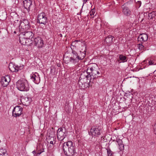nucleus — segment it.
Returning <instances> with one entry per match:
<instances>
[{
    "label": "nucleus",
    "instance_id": "cd10ccee",
    "mask_svg": "<svg viewBox=\"0 0 156 156\" xmlns=\"http://www.w3.org/2000/svg\"><path fill=\"white\" fill-rule=\"evenodd\" d=\"M108 156H113V152L110 149H107Z\"/></svg>",
    "mask_w": 156,
    "mask_h": 156
},
{
    "label": "nucleus",
    "instance_id": "dca6fc26",
    "mask_svg": "<svg viewBox=\"0 0 156 156\" xmlns=\"http://www.w3.org/2000/svg\"><path fill=\"white\" fill-rule=\"evenodd\" d=\"M21 101L24 105L28 106L30 103L31 99L30 98L28 97H23L21 98Z\"/></svg>",
    "mask_w": 156,
    "mask_h": 156
},
{
    "label": "nucleus",
    "instance_id": "bb28decb",
    "mask_svg": "<svg viewBox=\"0 0 156 156\" xmlns=\"http://www.w3.org/2000/svg\"><path fill=\"white\" fill-rule=\"evenodd\" d=\"M155 12H153L148 14V19H152L155 17Z\"/></svg>",
    "mask_w": 156,
    "mask_h": 156
},
{
    "label": "nucleus",
    "instance_id": "79ce46f5",
    "mask_svg": "<svg viewBox=\"0 0 156 156\" xmlns=\"http://www.w3.org/2000/svg\"><path fill=\"white\" fill-rule=\"evenodd\" d=\"M154 133L156 135V131H154Z\"/></svg>",
    "mask_w": 156,
    "mask_h": 156
},
{
    "label": "nucleus",
    "instance_id": "a18cd8bd",
    "mask_svg": "<svg viewBox=\"0 0 156 156\" xmlns=\"http://www.w3.org/2000/svg\"><path fill=\"white\" fill-rule=\"evenodd\" d=\"M103 136H102V137H101V139H102V138H103Z\"/></svg>",
    "mask_w": 156,
    "mask_h": 156
},
{
    "label": "nucleus",
    "instance_id": "f257e3e1",
    "mask_svg": "<svg viewBox=\"0 0 156 156\" xmlns=\"http://www.w3.org/2000/svg\"><path fill=\"white\" fill-rule=\"evenodd\" d=\"M98 67L96 64L90 65L87 67L86 71L83 72L80 75L78 83L80 85L84 84L91 82V79L97 78L100 74L98 70Z\"/></svg>",
    "mask_w": 156,
    "mask_h": 156
},
{
    "label": "nucleus",
    "instance_id": "f03ea898",
    "mask_svg": "<svg viewBox=\"0 0 156 156\" xmlns=\"http://www.w3.org/2000/svg\"><path fill=\"white\" fill-rule=\"evenodd\" d=\"M17 89L21 91H27L29 90V87L28 81L24 79L19 80L16 83Z\"/></svg>",
    "mask_w": 156,
    "mask_h": 156
},
{
    "label": "nucleus",
    "instance_id": "f3484780",
    "mask_svg": "<svg viewBox=\"0 0 156 156\" xmlns=\"http://www.w3.org/2000/svg\"><path fill=\"white\" fill-rule=\"evenodd\" d=\"M122 12L126 16H129L130 15L131 11L129 8L126 6L125 3L122 6Z\"/></svg>",
    "mask_w": 156,
    "mask_h": 156
},
{
    "label": "nucleus",
    "instance_id": "473e14b6",
    "mask_svg": "<svg viewBox=\"0 0 156 156\" xmlns=\"http://www.w3.org/2000/svg\"><path fill=\"white\" fill-rule=\"evenodd\" d=\"M150 109V110H151L152 109V107L151 106H150V105H149L148 107V109H147L148 110V111H149V109Z\"/></svg>",
    "mask_w": 156,
    "mask_h": 156
},
{
    "label": "nucleus",
    "instance_id": "f704fd0d",
    "mask_svg": "<svg viewBox=\"0 0 156 156\" xmlns=\"http://www.w3.org/2000/svg\"><path fill=\"white\" fill-rule=\"evenodd\" d=\"M41 153L44 152V148H43L39 151Z\"/></svg>",
    "mask_w": 156,
    "mask_h": 156
},
{
    "label": "nucleus",
    "instance_id": "9b49d317",
    "mask_svg": "<svg viewBox=\"0 0 156 156\" xmlns=\"http://www.w3.org/2000/svg\"><path fill=\"white\" fill-rule=\"evenodd\" d=\"M10 81V76L9 75H6L2 77L0 84L3 87H6L9 84Z\"/></svg>",
    "mask_w": 156,
    "mask_h": 156
},
{
    "label": "nucleus",
    "instance_id": "e433bc0d",
    "mask_svg": "<svg viewBox=\"0 0 156 156\" xmlns=\"http://www.w3.org/2000/svg\"><path fill=\"white\" fill-rule=\"evenodd\" d=\"M53 70L55 71V69H51V72H50L51 73H52Z\"/></svg>",
    "mask_w": 156,
    "mask_h": 156
},
{
    "label": "nucleus",
    "instance_id": "7c9ffc66",
    "mask_svg": "<svg viewBox=\"0 0 156 156\" xmlns=\"http://www.w3.org/2000/svg\"><path fill=\"white\" fill-rule=\"evenodd\" d=\"M80 40H75L74 41H73L72 44L71 45L72 46H73V47L75 46V47H76V44L78 42H80Z\"/></svg>",
    "mask_w": 156,
    "mask_h": 156
},
{
    "label": "nucleus",
    "instance_id": "7ed1b4c3",
    "mask_svg": "<svg viewBox=\"0 0 156 156\" xmlns=\"http://www.w3.org/2000/svg\"><path fill=\"white\" fill-rule=\"evenodd\" d=\"M66 130L65 128H59L57 131V138L59 141H62L66 136Z\"/></svg>",
    "mask_w": 156,
    "mask_h": 156
},
{
    "label": "nucleus",
    "instance_id": "58836bf2",
    "mask_svg": "<svg viewBox=\"0 0 156 156\" xmlns=\"http://www.w3.org/2000/svg\"><path fill=\"white\" fill-rule=\"evenodd\" d=\"M32 153L34 155H35L36 154V151L35 150H34L32 151Z\"/></svg>",
    "mask_w": 156,
    "mask_h": 156
},
{
    "label": "nucleus",
    "instance_id": "0eeeda50",
    "mask_svg": "<svg viewBox=\"0 0 156 156\" xmlns=\"http://www.w3.org/2000/svg\"><path fill=\"white\" fill-rule=\"evenodd\" d=\"M32 1L31 0H25L23 1V6L28 12L33 10L34 5L32 4Z\"/></svg>",
    "mask_w": 156,
    "mask_h": 156
},
{
    "label": "nucleus",
    "instance_id": "20e7f679",
    "mask_svg": "<svg viewBox=\"0 0 156 156\" xmlns=\"http://www.w3.org/2000/svg\"><path fill=\"white\" fill-rule=\"evenodd\" d=\"M30 27L28 20L25 19L21 21L19 26V28L20 31L27 30Z\"/></svg>",
    "mask_w": 156,
    "mask_h": 156
},
{
    "label": "nucleus",
    "instance_id": "aec40b11",
    "mask_svg": "<svg viewBox=\"0 0 156 156\" xmlns=\"http://www.w3.org/2000/svg\"><path fill=\"white\" fill-rule=\"evenodd\" d=\"M19 38V41L20 43L23 45H25L26 44H28V42L29 40L28 39H26L23 35H20Z\"/></svg>",
    "mask_w": 156,
    "mask_h": 156
},
{
    "label": "nucleus",
    "instance_id": "412c9836",
    "mask_svg": "<svg viewBox=\"0 0 156 156\" xmlns=\"http://www.w3.org/2000/svg\"><path fill=\"white\" fill-rule=\"evenodd\" d=\"M86 49L83 51H80L79 53H78V56L80 60H82L85 57L86 54Z\"/></svg>",
    "mask_w": 156,
    "mask_h": 156
},
{
    "label": "nucleus",
    "instance_id": "1a4fd4ad",
    "mask_svg": "<svg viewBox=\"0 0 156 156\" xmlns=\"http://www.w3.org/2000/svg\"><path fill=\"white\" fill-rule=\"evenodd\" d=\"M23 108L20 106L14 108L12 111V115L15 117H19L22 114Z\"/></svg>",
    "mask_w": 156,
    "mask_h": 156
},
{
    "label": "nucleus",
    "instance_id": "4468645a",
    "mask_svg": "<svg viewBox=\"0 0 156 156\" xmlns=\"http://www.w3.org/2000/svg\"><path fill=\"white\" fill-rule=\"evenodd\" d=\"M69 141L64 142L62 146V149L64 153L66 156H69Z\"/></svg>",
    "mask_w": 156,
    "mask_h": 156
},
{
    "label": "nucleus",
    "instance_id": "c03bdc74",
    "mask_svg": "<svg viewBox=\"0 0 156 156\" xmlns=\"http://www.w3.org/2000/svg\"><path fill=\"white\" fill-rule=\"evenodd\" d=\"M14 33H16V31H14Z\"/></svg>",
    "mask_w": 156,
    "mask_h": 156
},
{
    "label": "nucleus",
    "instance_id": "b1692460",
    "mask_svg": "<svg viewBox=\"0 0 156 156\" xmlns=\"http://www.w3.org/2000/svg\"><path fill=\"white\" fill-rule=\"evenodd\" d=\"M63 60H64L65 63L66 64H68L69 62H71L72 63V61L71 57H69L68 56H66V57H64V58Z\"/></svg>",
    "mask_w": 156,
    "mask_h": 156
},
{
    "label": "nucleus",
    "instance_id": "4c0bfd02",
    "mask_svg": "<svg viewBox=\"0 0 156 156\" xmlns=\"http://www.w3.org/2000/svg\"><path fill=\"white\" fill-rule=\"evenodd\" d=\"M5 153L3 152L2 154L0 153V156H3V155L5 154Z\"/></svg>",
    "mask_w": 156,
    "mask_h": 156
},
{
    "label": "nucleus",
    "instance_id": "49530a36",
    "mask_svg": "<svg viewBox=\"0 0 156 156\" xmlns=\"http://www.w3.org/2000/svg\"><path fill=\"white\" fill-rule=\"evenodd\" d=\"M31 43H32V42L31 43L30 42V43H29V44H31Z\"/></svg>",
    "mask_w": 156,
    "mask_h": 156
},
{
    "label": "nucleus",
    "instance_id": "6ab92c4d",
    "mask_svg": "<svg viewBox=\"0 0 156 156\" xmlns=\"http://www.w3.org/2000/svg\"><path fill=\"white\" fill-rule=\"evenodd\" d=\"M148 37V35L146 34H140L138 37V41H146L147 40Z\"/></svg>",
    "mask_w": 156,
    "mask_h": 156
},
{
    "label": "nucleus",
    "instance_id": "2f4dec72",
    "mask_svg": "<svg viewBox=\"0 0 156 156\" xmlns=\"http://www.w3.org/2000/svg\"><path fill=\"white\" fill-rule=\"evenodd\" d=\"M153 129L154 130V131H156V121L153 126Z\"/></svg>",
    "mask_w": 156,
    "mask_h": 156
},
{
    "label": "nucleus",
    "instance_id": "39448f33",
    "mask_svg": "<svg viewBox=\"0 0 156 156\" xmlns=\"http://www.w3.org/2000/svg\"><path fill=\"white\" fill-rule=\"evenodd\" d=\"M101 129V127L99 126L92 127L90 130V131L89 132V134L92 136H98L101 134L100 131Z\"/></svg>",
    "mask_w": 156,
    "mask_h": 156
},
{
    "label": "nucleus",
    "instance_id": "ea45409f",
    "mask_svg": "<svg viewBox=\"0 0 156 156\" xmlns=\"http://www.w3.org/2000/svg\"><path fill=\"white\" fill-rule=\"evenodd\" d=\"M50 143L51 144H54L53 142L52 141H50Z\"/></svg>",
    "mask_w": 156,
    "mask_h": 156
},
{
    "label": "nucleus",
    "instance_id": "393cba45",
    "mask_svg": "<svg viewBox=\"0 0 156 156\" xmlns=\"http://www.w3.org/2000/svg\"><path fill=\"white\" fill-rule=\"evenodd\" d=\"M144 62H146V63L148 62V65H156V62H155L154 61L151 59H147L146 60H144Z\"/></svg>",
    "mask_w": 156,
    "mask_h": 156
},
{
    "label": "nucleus",
    "instance_id": "37998d69",
    "mask_svg": "<svg viewBox=\"0 0 156 156\" xmlns=\"http://www.w3.org/2000/svg\"><path fill=\"white\" fill-rule=\"evenodd\" d=\"M51 137H52V138H53V140H54V138H53V135H51Z\"/></svg>",
    "mask_w": 156,
    "mask_h": 156
},
{
    "label": "nucleus",
    "instance_id": "2eb2a0df",
    "mask_svg": "<svg viewBox=\"0 0 156 156\" xmlns=\"http://www.w3.org/2000/svg\"><path fill=\"white\" fill-rule=\"evenodd\" d=\"M69 156H73L75 152V144L72 141H69Z\"/></svg>",
    "mask_w": 156,
    "mask_h": 156
},
{
    "label": "nucleus",
    "instance_id": "5701e85b",
    "mask_svg": "<svg viewBox=\"0 0 156 156\" xmlns=\"http://www.w3.org/2000/svg\"><path fill=\"white\" fill-rule=\"evenodd\" d=\"M113 38L111 36H108L105 39V42L109 44L112 41Z\"/></svg>",
    "mask_w": 156,
    "mask_h": 156
},
{
    "label": "nucleus",
    "instance_id": "c85d7f7f",
    "mask_svg": "<svg viewBox=\"0 0 156 156\" xmlns=\"http://www.w3.org/2000/svg\"><path fill=\"white\" fill-rule=\"evenodd\" d=\"M95 9H93L91 10L89 13L90 15L91 16H94L95 13Z\"/></svg>",
    "mask_w": 156,
    "mask_h": 156
},
{
    "label": "nucleus",
    "instance_id": "9d476101",
    "mask_svg": "<svg viewBox=\"0 0 156 156\" xmlns=\"http://www.w3.org/2000/svg\"><path fill=\"white\" fill-rule=\"evenodd\" d=\"M24 32H22L20 34V35H23L26 39H28L30 41V42L33 41L34 39L33 37L34 34L31 31H27V30L23 31Z\"/></svg>",
    "mask_w": 156,
    "mask_h": 156
},
{
    "label": "nucleus",
    "instance_id": "c9c22d12",
    "mask_svg": "<svg viewBox=\"0 0 156 156\" xmlns=\"http://www.w3.org/2000/svg\"><path fill=\"white\" fill-rule=\"evenodd\" d=\"M41 153V152H38V153H37L36 155L35 156H38L40 155Z\"/></svg>",
    "mask_w": 156,
    "mask_h": 156
},
{
    "label": "nucleus",
    "instance_id": "72a5a7b5",
    "mask_svg": "<svg viewBox=\"0 0 156 156\" xmlns=\"http://www.w3.org/2000/svg\"><path fill=\"white\" fill-rule=\"evenodd\" d=\"M137 4H139V7H140V6H141V1H138Z\"/></svg>",
    "mask_w": 156,
    "mask_h": 156
},
{
    "label": "nucleus",
    "instance_id": "f8f14e48",
    "mask_svg": "<svg viewBox=\"0 0 156 156\" xmlns=\"http://www.w3.org/2000/svg\"><path fill=\"white\" fill-rule=\"evenodd\" d=\"M34 40V45L38 48H42L44 45L43 41L40 37L35 38Z\"/></svg>",
    "mask_w": 156,
    "mask_h": 156
},
{
    "label": "nucleus",
    "instance_id": "ddd939ff",
    "mask_svg": "<svg viewBox=\"0 0 156 156\" xmlns=\"http://www.w3.org/2000/svg\"><path fill=\"white\" fill-rule=\"evenodd\" d=\"M71 58L72 59V63L74 64H76L78 62L80 61L78 53L74 50H72Z\"/></svg>",
    "mask_w": 156,
    "mask_h": 156
},
{
    "label": "nucleus",
    "instance_id": "6e6552de",
    "mask_svg": "<svg viewBox=\"0 0 156 156\" xmlns=\"http://www.w3.org/2000/svg\"><path fill=\"white\" fill-rule=\"evenodd\" d=\"M23 68V65L19 64H12L9 65V68L11 71L12 72H17L19 70L22 69Z\"/></svg>",
    "mask_w": 156,
    "mask_h": 156
},
{
    "label": "nucleus",
    "instance_id": "4be33fe9",
    "mask_svg": "<svg viewBox=\"0 0 156 156\" xmlns=\"http://www.w3.org/2000/svg\"><path fill=\"white\" fill-rule=\"evenodd\" d=\"M119 60L121 61L122 62H124L127 61V57L122 55H119Z\"/></svg>",
    "mask_w": 156,
    "mask_h": 156
},
{
    "label": "nucleus",
    "instance_id": "423d86ee",
    "mask_svg": "<svg viewBox=\"0 0 156 156\" xmlns=\"http://www.w3.org/2000/svg\"><path fill=\"white\" fill-rule=\"evenodd\" d=\"M37 21L40 24H46L47 22V19L44 13L42 12L38 15Z\"/></svg>",
    "mask_w": 156,
    "mask_h": 156
},
{
    "label": "nucleus",
    "instance_id": "a19ab883",
    "mask_svg": "<svg viewBox=\"0 0 156 156\" xmlns=\"http://www.w3.org/2000/svg\"><path fill=\"white\" fill-rule=\"evenodd\" d=\"M59 35L60 37H62V34H60Z\"/></svg>",
    "mask_w": 156,
    "mask_h": 156
},
{
    "label": "nucleus",
    "instance_id": "a878e982",
    "mask_svg": "<svg viewBox=\"0 0 156 156\" xmlns=\"http://www.w3.org/2000/svg\"><path fill=\"white\" fill-rule=\"evenodd\" d=\"M120 150H122L124 148V145L121 140H119L117 141Z\"/></svg>",
    "mask_w": 156,
    "mask_h": 156
},
{
    "label": "nucleus",
    "instance_id": "c756f323",
    "mask_svg": "<svg viewBox=\"0 0 156 156\" xmlns=\"http://www.w3.org/2000/svg\"><path fill=\"white\" fill-rule=\"evenodd\" d=\"M137 47L140 50H142L143 49L144 46L142 45V43H141V44L140 43L138 44Z\"/></svg>",
    "mask_w": 156,
    "mask_h": 156
},
{
    "label": "nucleus",
    "instance_id": "a211bd4d",
    "mask_svg": "<svg viewBox=\"0 0 156 156\" xmlns=\"http://www.w3.org/2000/svg\"><path fill=\"white\" fill-rule=\"evenodd\" d=\"M37 75L35 74H33L30 75L31 79L36 84H38L40 81V77L38 74H37Z\"/></svg>",
    "mask_w": 156,
    "mask_h": 156
}]
</instances>
